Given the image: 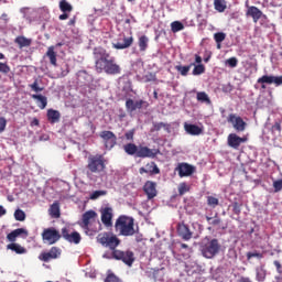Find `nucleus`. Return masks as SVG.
Instances as JSON below:
<instances>
[{"label":"nucleus","mask_w":282,"mask_h":282,"mask_svg":"<svg viewBox=\"0 0 282 282\" xmlns=\"http://www.w3.org/2000/svg\"><path fill=\"white\" fill-rule=\"evenodd\" d=\"M123 151L127 155H135V158H150V160H154L160 155L159 149H151L147 145H137L135 143H127L123 145Z\"/></svg>","instance_id":"1"},{"label":"nucleus","mask_w":282,"mask_h":282,"mask_svg":"<svg viewBox=\"0 0 282 282\" xmlns=\"http://www.w3.org/2000/svg\"><path fill=\"white\" fill-rule=\"evenodd\" d=\"M115 230L121 237H133L135 235V219L131 216L120 215L116 219Z\"/></svg>","instance_id":"2"},{"label":"nucleus","mask_w":282,"mask_h":282,"mask_svg":"<svg viewBox=\"0 0 282 282\" xmlns=\"http://www.w3.org/2000/svg\"><path fill=\"white\" fill-rule=\"evenodd\" d=\"M86 175L91 180V175H100L107 171V160L102 154H91L88 156Z\"/></svg>","instance_id":"3"},{"label":"nucleus","mask_w":282,"mask_h":282,"mask_svg":"<svg viewBox=\"0 0 282 282\" xmlns=\"http://www.w3.org/2000/svg\"><path fill=\"white\" fill-rule=\"evenodd\" d=\"M93 55L95 58V69L97 74H102V72H105V69L108 67L113 56H111V54H109L107 50L100 46L94 48Z\"/></svg>","instance_id":"4"},{"label":"nucleus","mask_w":282,"mask_h":282,"mask_svg":"<svg viewBox=\"0 0 282 282\" xmlns=\"http://www.w3.org/2000/svg\"><path fill=\"white\" fill-rule=\"evenodd\" d=\"M21 235H24L23 238H28V230L24 228H18L10 234L7 235L8 241H11L10 245L7 246L8 250H12V252H15V254H25L28 252V249L22 247L21 245L14 242L17 241V237H21Z\"/></svg>","instance_id":"5"},{"label":"nucleus","mask_w":282,"mask_h":282,"mask_svg":"<svg viewBox=\"0 0 282 282\" xmlns=\"http://www.w3.org/2000/svg\"><path fill=\"white\" fill-rule=\"evenodd\" d=\"M104 259H115L116 261H122L126 265H129L131 268L133 265V261H135V257L133 254V251L127 250H118L116 249L111 253H105Z\"/></svg>","instance_id":"6"},{"label":"nucleus","mask_w":282,"mask_h":282,"mask_svg":"<svg viewBox=\"0 0 282 282\" xmlns=\"http://www.w3.org/2000/svg\"><path fill=\"white\" fill-rule=\"evenodd\" d=\"M219 250H221V245H219V240L217 238H214L200 246V252L205 259H215V257L219 254Z\"/></svg>","instance_id":"7"},{"label":"nucleus","mask_w":282,"mask_h":282,"mask_svg":"<svg viewBox=\"0 0 282 282\" xmlns=\"http://www.w3.org/2000/svg\"><path fill=\"white\" fill-rule=\"evenodd\" d=\"M97 241L98 243H101V246H104V248H109L112 252L115 250H117L116 248H118L120 246V240L118 238V236H113L110 234H99L97 236Z\"/></svg>","instance_id":"8"},{"label":"nucleus","mask_w":282,"mask_h":282,"mask_svg":"<svg viewBox=\"0 0 282 282\" xmlns=\"http://www.w3.org/2000/svg\"><path fill=\"white\" fill-rule=\"evenodd\" d=\"M62 237L63 234H61V231H58L54 227L45 228L42 231V241L44 243H47L48 246H54V243H58Z\"/></svg>","instance_id":"9"},{"label":"nucleus","mask_w":282,"mask_h":282,"mask_svg":"<svg viewBox=\"0 0 282 282\" xmlns=\"http://www.w3.org/2000/svg\"><path fill=\"white\" fill-rule=\"evenodd\" d=\"M99 138H101L104 142L105 149L108 151H111L116 144H118V137H116V133L109 131V130H104L99 133Z\"/></svg>","instance_id":"10"},{"label":"nucleus","mask_w":282,"mask_h":282,"mask_svg":"<svg viewBox=\"0 0 282 282\" xmlns=\"http://www.w3.org/2000/svg\"><path fill=\"white\" fill-rule=\"evenodd\" d=\"M227 122H229V124H232V128L235 129V131H237V133H243V131H246V127H248V123L243 121V118L235 113H230L228 116Z\"/></svg>","instance_id":"11"},{"label":"nucleus","mask_w":282,"mask_h":282,"mask_svg":"<svg viewBox=\"0 0 282 282\" xmlns=\"http://www.w3.org/2000/svg\"><path fill=\"white\" fill-rule=\"evenodd\" d=\"M257 83L262 85V89H265V85H275V87H281L282 85V75L281 76H273V75H263L262 77L258 78Z\"/></svg>","instance_id":"12"},{"label":"nucleus","mask_w":282,"mask_h":282,"mask_svg":"<svg viewBox=\"0 0 282 282\" xmlns=\"http://www.w3.org/2000/svg\"><path fill=\"white\" fill-rule=\"evenodd\" d=\"M175 171L178 173V177H191V175L197 171V167L186 162H182L177 164Z\"/></svg>","instance_id":"13"},{"label":"nucleus","mask_w":282,"mask_h":282,"mask_svg":"<svg viewBox=\"0 0 282 282\" xmlns=\"http://www.w3.org/2000/svg\"><path fill=\"white\" fill-rule=\"evenodd\" d=\"M62 250L58 247H52L50 251H44L40 253L39 260L44 261V263H50V261L54 259H58L61 257Z\"/></svg>","instance_id":"14"},{"label":"nucleus","mask_w":282,"mask_h":282,"mask_svg":"<svg viewBox=\"0 0 282 282\" xmlns=\"http://www.w3.org/2000/svg\"><path fill=\"white\" fill-rule=\"evenodd\" d=\"M62 237L65 241H68V243H75V246H78L83 239L78 231L69 232V228L67 227L62 228Z\"/></svg>","instance_id":"15"},{"label":"nucleus","mask_w":282,"mask_h":282,"mask_svg":"<svg viewBox=\"0 0 282 282\" xmlns=\"http://www.w3.org/2000/svg\"><path fill=\"white\" fill-rule=\"evenodd\" d=\"M101 221L107 228L113 226V208L104 207L100 209Z\"/></svg>","instance_id":"16"},{"label":"nucleus","mask_w":282,"mask_h":282,"mask_svg":"<svg viewBox=\"0 0 282 282\" xmlns=\"http://www.w3.org/2000/svg\"><path fill=\"white\" fill-rule=\"evenodd\" d=\"M96 217H98V214L95 210L85 212L82 216V223L79 224L80 228L89 230V224L96 221Z\"/></svg>","instance_id":"17"},{"label":"nucleus","mask_w":282,"mask_h":282,"mask_svg":"<svg viewBox=\"0 0 282 282\" xmlns=\"http://www.w3.org/2000/svg\"><path fill=\"white\" fill-rule=\"evenodd\" d=\"M243 142H248V138L246 137H239L237 133H230L227 138V144L231 149H239Z\"/></svg>","instance_id":"18"},{"label":"nucleus","mask_w":282,"mask_h":282,"mask_svg":"<svg viewBox=\"0 0 282 282\" xmlns=\"http://www.w3.org/2000/svg\"><path fill=\"white\" fill-rule=\"evenodd\" d=\"M143 191L148 196V199L158 197V183L153 181H147L143 185Z\"/></svg>","instance_id":"19"},{"label":"nucleus","mask_w":282,"mask_h":282,"mask_svg":"<svg viewBox=\"0 0 282 282\" xmlns=\"http://www.w3.org/2000/svg\"><path fill=\"white\" fill-rule=\"evenodd\" d=\"M139 173L140 175H144V173H148L149 175H160V167H158V164L152 161L145 164V167H140Z\"/></svg>","instance_id":"20"},{"label":"nucleus","mask_w":282,"mask_h":282,"mask_svg":"<svg viewBox=\"0 0 282 282\" xmlns=\"http://www.w3.org/2000/svg\"><path fill=\"white\" fill-rule=\"evenodd\" d=\"M177 234L184 241H191V239H193V232L188 228V225L178 224Z\"/></svg>","instance_id":"21"},{"label":"nucleus","mask_w":282,"mask_h":282,"mask_svg":"<svg viewBox=\"0 0 282 282\" xmlns=\"http://www.w3.org/2000/svg\"><path fill=\"white\" fill-rule=\"evenodd\" d=\"M104 72L110 76H116L122 72V68L116 63V57H112Z\"/></svg>","instance_id":"22"},{"label":"nucleus","mask_w":282,"mask_h":282,"mask_svg":"<svg viewBox=\"0 0 282 282\" xmlns=\"http://www.w3.org/2000/svg\"><path fill=\"white\" fill-rule=\"evenodd\" d=\"M184 130L188 135H202L204 133V128L188 122L184 123Z\"/></svg>","instance_id":"23"},{"label":"nucleus","mask_w":282,"mask_h":282,"mask_svg":"<svg viewBox=\"0 0 282 282\" xmlns=\"http://www.w3.org/2000/svg\"><path fill=\"white\" fill-rule=\"evenodd\" d=\"M246 14L247 17H251L253 23H258L259 19L263 17V12L254 6L249 7Z\"/></svg>","instance_id":"24"},{"label":"nucleus","mask_w":282,"mask_h":282,"mask_svg":"<svg viewBox=\"0 0 282 282\" xmlns=\"http://www.w3.org/2000/svg\"><path fill=\"white\" fill-rule=\"evenodd\" d=\"M133 45V36H123V43L117 42L112 44V47L115 50H127Z\"/></svg>","instance_id":"25"},{"label":"nucleus","mask_w":282,"mask_h":282,"mask_svg":"<svg viewBox=\"0 0 282 282\" xmlns=\"http://www.w3.org/2000/svg\"><path fill=\"white\" fill-rule=\"evenodd\" d=\"M46 118L51 124H56V122H61V112L51 108L47 110Z\"/></svg>","instance_id":"26"},{"label":"nucleus","mask_w":282,"mask_h":282,"mask_svg":"<svg viewBox=\"0 0 282 282\" xmlns=\"http://www.w3.org/2000/svg\"><path fill=\"white\" fill-rule=\"evenodd\" d=\"M162 129H164V131L166 133H172V128H171V123H164V122H153L152 123V129L151 131H162Z\"/></svg>","instance_id":"27"},{"label":"nucleus","mask_w":282,"mask_h":282,"mask_svg":"<svg viewBox=\"0 0 282 282\" xmlns=\"http://www.w3.org/2000/svg\"><path fill=\"white\" fill-rule=\"evenodd\" d=\"M48 213L53 219H58L61 217V204L55 202L51 205Z\"/></svg>","instance_id":"28"},{"label":"nucleus","mask_w":282,"mask_h":282,"mask_svg":"<svg viewBox=\"0 0 282 282\" xmlns=\"http://www.w3.org/2000/svg\"><path fill=\"white\" fill-rule=\"evenodd\" d=\"M55 47L54 46H50L46 51V56L50 59L51 65H53V67H58L57 64V58H56V53L54 52Z\"/></svg>","instance_id":"29"},{"label":"nucleus","mask_w":282,"mask_h":282,"mask_svg":"<svg viewBox=\"0 0 282 282\" xmlns=\"http://www.w3.org/2000/svg\"><path fill=\"white\" fill-rule=\"evenodd\" d=\"M14 43H17V45H19V48L22 50V47H30V45H32V40L20 35L15 37Z\"/></svg>","instance_id":"30"},{"label":"nucleus","mask_w":282,"mask_h":282,"mask_svg":"<svg viewBox=\"0 0 282 282\" xmlns=\"http://www.w3.org/2000/svg\"><path fill=\"white\" fill-rule=\"evenodd\" d=\"M31 98L36 100V105L40 109H45V107H47V97L43 95H31Z\"/></svg>","instance_id":"31"},{"label":"nucleus","mask_w":282,"mask_h":282,"mask_svg":"<svg viewBox=\"0 0 282 282\" xmlns=\"http://www.w3.org/2000/svg\"><path fill=\"white\" fill-rule=\"evenodd\" d=\"M138 46L140 52H147L149 50V36L141 35L138 40Z\"/></svg>","instance_id":"32"},{"label":"nucleus","mask_w":282,"mask_h":282,"mask_svg":"<svg viewBox=\"0 0 282 282\" xmlns=\"http://www.w3.org/2000/svg\"><path fill=\"white\" fill-rule=\"evenodd\" d=\"M195 66V63H192L187 66L176 65L175 69L181 74V76H188V73L191 72V67Z\"/></svg>","instance_id":"33"},{"label":"nucleus","mask_w":282,"mask_h":282,"mask_svg":"<svg viewBox=\"0 0 282 282\" xmlns=\"http://www.w3.org/2000/svg\"><path fill=\"white\" fill-rule=\"evenodd\" d=\"M59 10L61 12L69 13L74 10V7L72 6V3L67 2V0H61Z\"/></svg>","instance_id":"34"},{"label":"nucleus","mask_w":282,"mask_h":282,"mask_svg":"<svg viewBox=\"0 0 282 282\" xmlns=\"http://www.w3.org/2000/svg\"><path fill=\"white\" fill-rule=\"evenodd\" d=\"M206 221H208L209 226H214V227L221 226V218H219V215L217 214L214 217L206 216Z\"/></svg>","instance_id":"35"},{"label":"nucleus","mask_w":282,"mask_h":282,"mask_svg":"<svg viewBox=\"0 0 282 282\" xmlns=\"http://www.w3.org/2000/svg\"><path fill=\"white\" fill-rule=\"evenodd\" d=\"M196 100H198V102H205L206 105H210V97H208V94H206L205 91L197 93Z\"/></svg>","instance_id":"36"},{"label":"nucleus","mask_w":282,"mask_h":282,"mask_svg":"<svg viewBox=\"0 0 282 282\" xmlns=\"http://www.w3.org/2000/svg\"><path fill=\"white\" fill-rule=\"evenodd\" d=\"M214 8L217 12H225L226 11V1L225 0H214Z\"/></svg>","instance_id":"37"},{"label":"nucleus","mask_w":282,"mask_h":282,"mask_svg":"<svg viewBox=\"0 0 282 282\" xmlns=\"http://www.w3.org/2000/svg\"><path fill=\"white\" fill-rule=\"evenodd\" d=\"M184 30V24L180 21H174L171 23V31L175 34L177 32H182Z\"/></svg>","instance_id":"38"},{"label":"nucleus","mask_w":282,"mask_h":282,"mask_svg":"<svg viewBox=\"0 0 282 282\" xmlns=\"http://www.w3.org/2000/svg\"><path fill=\"white\" fill-rule=\"evenodd\" d=\"M107 195V191L100 189V191H95L90 194L89 199L96 200L99 199V197H105Z\"/></svg>","instance_id":"39"},{"label":"nucleus","mask_w":282,"mask_h":282,"mask_svg":"<svg viewBox=\"0 0 282 282\" xmlns=\"http://www.w3.org/2000/svg\"><path fill=\"white\" fill-rule=\"evenodd\" d=\"M191 191V185H187L186 182H183L178 185V194L186 195Z\"/></svg>","instance_id":"40"},{"label":"nucleus","mask_w":282,"mask_h":282,"mask_svg":"<svg viewBox=\"0 0 282 282\" xmlns=\"http://www.w3.org/2000/svg\"><path fill=\"white\" fill-rule=\"evenodd\" d=\"M126 109L129 113H133L135 111V101L133 99L126 100Z\"/></svg>","instance_id":"41"},{"label":"nucleus","mask_w":282,"mask_h":282,"mask_svg":"<svg viewBox=\"0 0 282 282\" xmlns=\"http://www.w3.org/2000/svg\"><path fill=\"white\" fill-rule=\"evenodd\" d=\"M149 107V101H144L142 99L134 101V111H137V109H148Z\"/></svg>","instance_id":"42"},{"label":"nucleus","mask_w":282,"mask_h":282,"mask_svg":"<svg viewBox=\"0 0 282 282\" xmlns=\"http://www.w3.org/2000/svg\"><path fill=\"white\" fill-rule=\"evenodd\" d=\"M263 259V253L259 251H249L247 252V260L250 261V259Z\"/></svg>","instance_id":"43"},{"label":"nucleus","mask_w":282,"mask_h":282,"mask_svg":"<svg viewBox=\"0 0 282 282\" xmlns=\"http://www.w3.org/2000/svg\"><path fill=\"white\" fill-rule=\"evenodd\" d=\"M14 219L17 221H25V212L23 209H17L14 212Z\"/></svg>","instance_id":"44"},{"label":"nucleus","mask_w":282,"mask_h":282,"mask_svg":"<svg viewBox=\"0 0 282 282\" xmlns=\"http://www.w3.org/2000/svg\"><path fill=\"white\" fill-rule=\"evenodd\" d=\"M225 65L228 67L235 68L237 65H239V59L237 57H229L228 59L225 61Z\"/></svg>","instance_id":"45"},{"label":"nucleus","mask_w":282,"mask_h":282,"mask_svg":"<svg viewBox=\"0 0 282 282\" xmlns=\"http://www.w3.org/2000/svg\"><path fill=\"white\" fill-rule=\"evenodd\" d=\"M206 72V67L203 64H198L193 69L194 76H200V74H204Z\"/></svg>","instance_id":"46"},{"label":"nucleus","mask_w":282,"mask_h":282,"mask_svg":"<svg viewBox=\"0 0 282 282\" xmlns=\"http://www.w3.org/2000/svg\"><path fill=\"white\" fill-rule=\"evenodd\" d=\"M207 204L208 206H212V208H217V206H219V198L214 196H208Z\"/></svg>","instance_id":"47"},{"label":"nucleus","mask_w":282,"mask_h":282,"mask_svg":"<svg viewBox=\"0 0 282 282\" xmlns=\"http://www.w3.org/2000/svg\"><path fill=\"white\" fill-rule=\"evenodd\" d=\"M214 41H216V43H224V41H226V33H224V32L215 33Z\"/></svg>","instance_id":"48"},{"label":"nucleus","mask_w":282,"mask_h":282,"mask_svg":"<svg viewBox=\"0 0 282 282\" xmlns=\"http://www.w3.org/2000/svg\"><path fill=\"white\" fill-rule=\"evenodd\" d=\"M257 281H265V270L263 268L257 269Z\"/></svg>","instance_id":"49"},{"label":"nucleus","mask_w":282,"mask_h":282,"mask_svg":"<svg viewBox=\"0 0 282 282\" xmlns=\"http://www.w3.org/2000/svg\"><path fill=\"white\" fill-rule=\"evenodd\" d=\"M32 91H35V94H39V91H43V87L39 86V79H35L31 85H30Z\"/></svg>","instance_id":"50"},{"label":"nucleus","mask_w":282,"mask_h":282,"mask_svg":"<svg viewBox=\"0 0 282 282\" xmlns=\"http://www.w3.org/2000/svg\"><path fill=\"white\" fill-rule=\"evenodd\" d=\"M32 91H35V94H39V91H43V87L39 86V79H35L31 85H30Z\"/></svg>","instance_id":"51"},{"label":"nucleus","mask_w":282,"mask_h":282,"mask_svg":"<svg viewBox=\"0 0 282 282\" xmlns=\"http://www.w3.org/2000/svg\"><path fill=\"white\" fill-rule=\"evenodd\" d=\"M104 282H122V280H120V278H118L113 273H109Z\"/></svg>","instance_id":"52"},{"label":"nucleus","mask_w":282,"mask_h":282,"mask_svg":"<svg viewBox=\"0 0 282 282\" xmlns=\"http://www.w3.org/2000/svg\"><path fill=\"white\" fill-rule=\"evenodd\" d=\"M232 212L235 215H241V204L238 202L232 203Z\"/></svg>","instance_id":"53"},{"label":"nucleus","mask_w":282,"mask_h":282,"mask_svg":"<svg viewBox=\"0 0 282 282\" xmlns=\"http://www.w3.org/2000/svg\"><path fill=\"white\" fill-rule=\"evenodd\" d=\"M0 73L1 74H10V66L8 65V63L0 62Z\"/></svg>","instance_id":"54"},{"label":"nucleus","mask_w":282,"mask_h":282,"mask_svg":"<svg viewBox=\"0 0 282 282\" xmlns=\"http://www.w3.org/2000/svg\"><path fill=\"white\" fill-rule=\"evenodd\" d=\"M134 135H135V130H129L128 132L124 133V138L129 142H133Z\"/></svg>","instance_id":"55"},{"label":"nucleus","mask_w":282,"mask_h":282,"mask_svg":"<svg viewBox=\"0 0 282 282\" xmlns=\"http://www.w3.org/2000/svg\"><path fill=\"white\" fill-rule=\"evenodd\" d=\"M273 188L275 193H279L282 191V180H278L273 182Z\"/></svg>","instance_id":"56"},{"label":"nucleus","mask_w":282,"mask_h":282,"mask_svg":"<svg viewBox=\"0 0 282 282\" xmlns=\"http://www.w3.org/2000/svg\"><path fill=\"white\" fill-rule=\"evenodd\" d=\"M6 127H8V120L4 117H0V133L6 131Z\"/></svg>","instance_id":"57"},{"label":"nucleus","mask_w":282,"mask_h":282,"mask_svg":"<svg viewBox=\"0 0 282 282\" xmlns=\"http://www.w3.org/2000/svg\"><path fill=\"white\" fill-rule=\"evenodd\" d=\"M272 131H278L279 133H281V123L275 122V123L272 126Z\"/></svg>","instance_id":"58"},{"label":"nucleus","mask_w":282,"mask_h":282,"mask_svg":"<svg viewBox=\"0 0 282 282\" xmlns=\"http://www.w3.org/2000/svg\"><path fill=\"white\" fill-rule=\"evenodd\" d=\"M151 80H155V75L150 73L149 75H145V82L151 83Z\"/></svg>","instance_id":"59"},{"label":"nucleus","mask_w":282,"mask_h":282,"mask_svg":"<svg viewBox=\"0 0 282 282\" xmlns=\"http://www.w3.org/2000/svg\"><path fill=\"white\" fill-rule=\"evenodd\" d=\"M273 264L275 265L278 273L281 274V262H279V260H275Z\"/></svg>","instance_id":"60"},{"label":"nucleus","mask_w":282,"mask_h":282,"mask_svg":"<svg viewBox=\"0 0 282 282\" xmlns=\"http://www.w3.org/2000/svg\"><path fill=\"white\" fill-rule=\"evenodd\" d=\"M58 19H59V21H67V19H69V14L63 12V14H61V15L58 17Z\"/></svg>","instance_id":"61"},{"label":"nucleus","mask_w":282,"mask_h":282,"mask_svg":"<svg viewBox=\"0 0 282 282\" xmlns=\"http://www.w3.org/2000/svg\"><path fill=\"white\" fill-rule=\"evenodd\" d=\"M39 124H40V121H39L36 118H34V119L31 121V127H39Z\"/></svg>","instance_id":"62"},{"label":"nucleus","mask_w":282,"mask_h":282,"mask_svg":"<svg viewBox=\"0 0 282 282\" xmlns=\"http://www.w3.org/2000/svg\"><path fill=\"white\" fill-rule=\"evenodd\" d=\"M4 23L8 22V13H2L0 18Z\"/></svg>","instance_id":"63"},{"label":"nucleus","mask_w":282,"mask_h":282,"mask_svg":"<svg viewBox=\"0 0 282 282\" xmlns=\"http://www.w3.org/2000/svg\"><path fill=\"white\" fill-rule=\"evenodd\" d=\"M238 282H252L250 278H241Z\"/></svg>","instance_id":"64"}]
</instances>
